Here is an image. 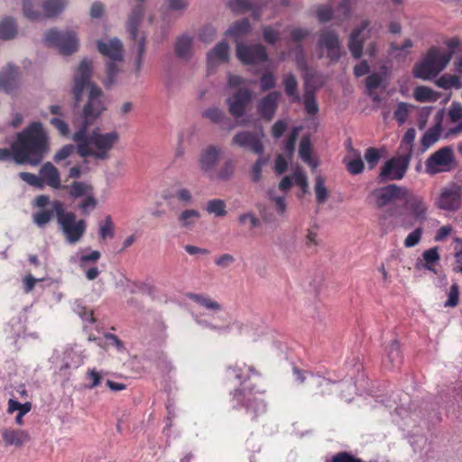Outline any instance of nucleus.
I'll use <instances>...</instances> for the list:
<instances>
[{
    "label": "nucleus",
    "mask_w": 462,
    "mask_h": 462,
    "mask_svg": "<svg viewBox=\"0 0 462 462\" xmlns=\"http://www.w3.org/2000/svg\"><path fill=\"white\" fill-rule=\"evenodd\" d=\"M165 200H171L176 199L179 202L184 206L189 205L192 202V194L187 188L178 189L174 193L165 192L162 196Z\"/></svg>",
    "instance_id": "72a5a7b5"
},
{
    "label": "nucleus",
    "mask_w": 462,
    "mask_h": 462,
    "mask_svg": "<svg viewBox=\"0 0 462 462\" xmlns=\"http://www.w3.org/2000/svg\"><path fill=\"white\" fill-rule=\"evenodd\" d=\"M405 208L410 211L415 221L423 223L427 219L428 205L422 196L413 193L408 188L402 199Z\"/></svg>",
    "instance_id": "9b49d317"
},
{
    "label": "nucleus",
    "mask_w": 462,
    "mask_h": 462,
    "mask_svg": "<svg viewBox=\"0 0 462 462\" xmlns=\"http://www.w3.org/2000/svg\"><path fill=\"white\" fill-rule=\"evenodd\" d=\"M39 175L42 186L46 184L52 189H60L61 187L60 172L51 162H45L40 169Z\"/></svg>",
    "instance_id": "b1692460"
},
{
    "label": "nucleus",
    "mask_w": 462,
    "mask_h": 462,
    "mask_svg": "<svg viewBox=\"0 0 462 462\" xmlns=\"http://www.w3.org/2000/svg\"><path fill=\"white\" fill-rule=\"evenodd\" d=\"M188 298L208 310L215 312L221 310V305L208 296L198 293H189Z\"/></svg>",
    "instance_id": "c85d7f7f"
},
{
    "label": "nucleus",
    "mask_w": 462,
    "mask_h": 462,
    "mask_svg": "<svg viewBox=\"0 0 462 462\" xmlns=\"http://www.w3.org/2000/svg\"><path fill=\"white\" fill-rule=\"evenodd\" d=\"M92 61L84 59L75 75L73 94L76 106L81 100L83 91L89 88L88 103L83 108L80 119H75L73 125L78 129L71 139L76 143L77 152L82 158L91 157L97 161L109 159L110 152L119 142V134L116 131L102 133L98 127L88 133V129L106 109L103 102V92L97 85L90 83L92 75Z\"/></svg>",
    "instance_id": "f257e3e1"
},
{
    "label": "nucleus",
    "mask_w": 462,
    "mask_h": 462,
    "mask_svg": "<svg viewBox=\"0 0 462 462\" xmlns=\"http://www.w3.org/2000/svg\"><path fill=\"white\" fill-rule=\"evenodd\" d=\"M229 59V46L223 41L217 43L214 49L208 53V67L212 69L217 62H226Z\"/></svg>",
    "instance_id": "393cba45"
},
{
    "label": "nucleus",
    "mask_w": 462,
    "mask_h": 462,
    "mask_svg": "<svg viewBox=\"0 0 462 462\" xmlns=\"http://www.w3.org/2000/svg\"><path fill=\"white\" fill-rule=\"evenodd\" d=\"M315 193L317 198V202L319 204H323L328 198V191L325 186V179L319 175L315 179Z\"/></svg>",
    "instance_id": "c03bdc74"
},
{
    "label": "nucleus",
    "mask_w": 462,
    "mask_h": 462,
    "mask_svg": "<svg viewBox=\"0 0 462 462\" xmlns=\"http://www.w3.org/2000/svg\"><path fill=\"white\" fill-rule=\"evenodd\" d=\"M50 113L53 116L50 119V124L61 136H68L69 134V125L65 121L66 112L61 106L51 105L49 107Z\"/></svg>",
    "instance_id": "5701e85b"
},
{
    "label": "nucleus",
    "mask_w": 462,
    "mask_h": 462,
    "mask_svg": "<svg viewBox=\"0 0 462 462\" xmlns=\"http://www.w3.org/2000/svg\"><path fill=\"white\" fill-rule=\"evenodd\" d=\"M280 96L281 93L279 91H273L258 102L257 111L264 120L271 121L274 116Z\"/></svg>",
    "instance_id": "aec40b11"
},
{
    "label": "nucleus",
    "mask_w": 462,
    "mask_h": 462,
    "mask_svg": "<svg viewBox=\"0 0 462 462\" xmlns=\"http://www.w3.org/2000/svg\"><path fill=\"white\" fill-rule=\"evenodd\" d=\"M203 116L208 118L212 123L215 124H221L225 119L229 121V119L226 117L225 113L217 107H211L207 109L203 113Z\"/></svg>",
    "instance_id": "3c124183"
},
{
    "label": "nucleus",
    "mask_w": 462,
    "mask_h": 462,
    "mask_svg": "<svg viewBox=\"0 0 462 462\" xmlns=\"http://www.w3.org/2000/svg\"><path fill=\"white\" fill-rule=\"evenodd\" d=\"M263 36L264 41L269 44H275L280 41V32L272 26H265L263 29Z\"/></svg>",
    "instance_id": "680f3d73"
},
{
    "label": "nucleus",
    "mask_w": 462,
    "mask_h": 462,
    "mask_svg": "<svg viewBox=\"0 0 462 462\" xmlns=\"http://www.w3.org/2000/svg\"><path fill=\"white\" fill-rule=\"evenodd\" d=\"M275 78L272 72H265L260 79L261 90L265 92L275 87Z\"/></svg>",
    "instance_id": "e2e57ef3"
},
{
    "label": "nucleus",
    "mask_w": 462,
    "mask_h": 462,
    "mask_svg": "<svg viewBox=\"0 0 462 462\" xmlns=\"http://www.w3.org/2000/svg\"><path fill=\"white\" fill-rule=\"evenodd\" d=\"M282 84L286 95L291 98L292 102H300V97L298 92V81L294 74L288 73L282 78Z\"/></svg>",
    "instance_id": "cd10ccee"
},
{
    "label": "nucleus",
    "mask_w": 462,
    "mask_h": 462,
    "mask_svg": "<svg viewBox=\"0 0 462 462\" xmlns=\"http://www.w3.org/2000/svg\"><path fill=\"white\" fill-rule=\"evenodd\" d=\"M407 187L389 184L378 190L374 191L376 198L375 204L378 208H382L393 200H402L406 194Z\"/></svg>",
    "instance_id": "f8f14e48"
},
{
    "label": "nucleus",
    "mask_w": 462,
    "mask_h": 462,
    "mask_svg": "<svg viewBox=\"0 0 462 462\" xmlns=\"http://www.w3.org/2000/svg\"><path fill=\"white\" fill-rule=\"evenodd\" d=\"M236 164L233 160H226L216 173V178L219 180H228L234 175Z\"/></svg>",
    "instance_id": "79ce46f5"
},
{
    "label": "nucleus",
    "mask_w": 462,
    "mask_h": 462,
    "mask_svg": "<svg viewBox=\"0 0 462 462\" xmlns=\"http://www.w3.org/2000/svg\"><path fill=\"white\" fill-rule=\"evenodd\" d=\"M459 301V286L453 283L449 289L448 299L445 302V307H456Z\"/></svg>",
    "instance_id": "0e129e2a"
},
{
    "label": "nucleus",
    "mask_w": 462,
    "mask_h": 462,
    "mask_svg": "<svg viewBox=\"0 0 462 462\" xmlns=\"http://www.w3.org/2000/svg\"><path fill=\"white\" fill-rule=\"evenodd\" d=\"M51 208H53L51 206ZM55 211L51 209H40L32 214L33 222L40 227L45 226L54 217Z\"/></svg>",
    "instance_id": "a19ab883"
},
{
    "label": "nucleus",
    "mask_w": 462,
    "mask_h": 462,
    "mask_svg": "<svg viewBox=\"0 0 462 462\" xmlns=\"http://www.w3.org/2000/svg\"><path fill=\"white\" fill-rule=\"evenodd\" d=\"M311 152L312 146L310 139L308 137L302 138L300 143L299 155L305 163L315 167L316 165L313 162Z\"/></svg>",
    "instance_id": "4c0bfd02"
},
{
    "label": "nucleus",
    "mask_w": 462,
    "mask_h": 462,
    "mask_svg": "<svg viewBox=\"0 0 462 462\" xmlns=\"http://www.w3.org/2000/svg\"><path fill=\"white\" fill-rule=\"evenodd\" d=\"M236 57L244 64H258L268 60L266 49L262 44L245 45L237 43Z\"/></svg>",
    "instance_id": "9d476101"
},
{
    "label": "nucleus",
    "mask_w": 462,
    "mask_h": 462,
    "mask_svg": "<svg viewBox=\"0 0 462 462\" xmlns=\"http://www.w3.org/2000/svg\"><path fill=\"white\" fill-rule=\"evenodd\" d=\"M93 188L84 182L74 181L69 187V195L73 198H80L92 193Z\"/></svg>",
    "instance_id": "37998d69"
},
{
    "label": "nucleus",
    "mask_w": 462,
    "mask_h": 462,
    "mask_svg": "<svg viewBox=\"0 0 462 462\" xmlns=\"http://www.w3.org/2000/svg\"><path fill=\"white\" fill-rule=\"evenodd\" d=\"M302 103L308 115L315 116L319 113V105L317 103L316 92L314 89L305 90Z\"/></svg>",
    "instance_id": "2f4dec72"
},
{
    "label": "nucleus",
    "mask_w": 462,
    "mask_h": 462,
    "mask_svg": "<svg viewBox=\"0 0 462 462\" xmlns=\"http://www.w3.org/2000/svg\"><path fill=\"white\" fill-rule=\"evenodd\" d=\"M18 163L39 164L49 151V137L40 122H33L17 134L11 145Z\"/></svg>",
    "instance_id": "f03ea898"
},
{
    "label": "nucleus",
    "mask_w": 462,
    "mask_h": 462,
    "mask_svg": "<svg viewBox=\"0 0 462 462\" xmlns=\"http://www.w3.org/2000/svg\"><path fill=\"white\" fill-rule=\"evenodd\" d=\"M411 108H412V106L405 102H399L397 104L396 109L393 113V118L400 125L406 122Z\"/></svg>",
    "instance_id": "09e8293b"
},
{
    "label": "nucleus",
    "mask_w": 462,
    "mask_h": 462,
    "mask_svg": "<svg viewBox=\"0 0 462 462\" xmlns=\"http://www.w3.org/2000/svg\"><path fill=\"white\" fill-rule=\"evenodd\" d=\"M461 202L462 187L451 182L440 189L434 204L439 209L455 212L460 208Z\"/></svg>",
    "instance_id": "6e6552de"
},
{
    "label": "nucleus",
    "mask_w": 462,
    "mask_h": 462,
    "mask_svg": "<svg viewBox=\"0 0 462 462\" xmlns=\"http://www.w3.org/2000/svg\"><path fill=\"white\" fill-rule=\"evenodd\" d=\"M423 233L422 227H417L412 232H411L404 240L405 247H413L418 245L421 239V236Z\"/></svg>",
    "instance_id": "4d7b16f0"
},
{
    "label": "nucleus",
    "mask_w": 462,
    "mask_h": 462,
    "mask_svg": "<svg viewBox=\"0 0 462 462\" xmlns=\"http://www.w3.org/2000/svg\"><path fill=\"white\" fill-rule=\"evenodd\" d=\"M293 180L297 186H299L303 193L308 191L309 182L306 174L301 170H296L293 173Z\"/></svg>",
    "instance_id": "338daca9"
},
{
    "label": "nucleus",
    "mask_w": 462,
    "mask_h": 462,
    "mask_svg": "<svg viewBox=\"0 0 462 462\" xmlns=\"http://www.w3.org/2000/svg\"><path fill=\"white\" fill-rule=\"evenodd\" d=\"M118 72H119V69H118V66L116 64V61L111 60V62L106 64L107 79L104 83L106 88H109L110 86H112L114 84L115 79L116 77V75L118 74Z\"/></svg>",
    "instance_id": "69168bd1"
},
{
    "label": "nucleus",
    "mask_w": 462,
    "mask_h": 462,
    "mask_svg": "<svg viewBox=\"0 0 462 462\" xmlns=\"http://www.w3.org/2000/svg\"><path fill=\"white\" fill-rule=\"evenodd\" d=\"M431 54H427L424 60L417 63L413 69V75L415 78L429 79L437 76L441 70L445 69V62L440 66L434 67L432 65Z\"/></svg>",
    "instance_id": "4be33fe9"
},
{
    "label": "nucleus",
    "mask_w": 462,
    "mask_h": 462,
    "mask_svg": "<svg viewBox=\"0 0 462 462\" xmlns=\"http://www.w3.org/2000/svg\"><path fill=\"white\" fill-rule=\"evenodd\" d=\"M252 93L247 88H239L231 97L227 99L230 115L238 119L242 117L247 106L251 103Z\"/></svg>",
    "instance_id": "ddd939ff"
},
{
    "label": "nucleus",
    "mask_w": 462,
    "mask_h": 462,
    "mask_svg": "<svg viewBox=\"0 0 462 462\" xmlns=\"http://www.w3.org/2000/svg\"><path fill=\"white\" fill-rule=\"evenodd\" d=\"M226 205L223 199H210L207 203L206 211L208 214H212L217 217H225L227 214Z\"/></svg>",
    "instance_id": "f704fd0d"
},
{
    "label": "nucleus",
    "mask_w": 462,
    "mask_h": 462,
    "mask_svg": "<svg viewBox=\"0 0 462 462\" xmlns=\"http://www.w3.org/2000/svg\"><path fill=\"white\" fill-rule=\"evenodd\" d=\"M220 155L221 149L217 146L209 145L204 149L199 158L200 170L203 172L211 173L215 170Z\"/></svg>",
    "instance_id": "412c9836"
},
{
    "label": "nucleus",
    "mask_w": 462,
    "mask_h": 462,
    "mask_svg": "<svg viewBox=\"0 0 462 462\" xmlns=\"http://www.w3.org/2000/svg\"><path fill=\"white\" fill-rule=\"evenodd\" d=\"M441 134V125L439 124L428 129L421 138V144L424 148H429L439 141Z\"/></svg>",
    "instance_id": "e433bc0d"
},
{
    "label": "nucleus",
    "mask_w": 462,
    "mask_h": 462,
    "mask_svg": "<svg viewBox=\"0 0 462 462\" xmlns=\"http://www.w3.org/2000/svg\"><path fill=\"white\" fill-rule=\"evenodd\" d=\"M413 97L419 102H433L439 97L436 92L425 86H419L415 88Z\"/></svg>",
    "instance_id": "c9c22d12"
},
{
    "label": "nucleus",
    "mask_w": 462,
    "mask_h": 462,
    "mask_svg": "<svg viewBox=\"0 0 462 462\" xmlns=\"http://www.w3.org/2000/svg\"><path fill=\"white\" fill-rule=\"evenodd\" d=\"M427 54H431V60L432 65L434 67L440 66L442 63L445 62V67L448 65L449 60H451V54L450 53H441L437 47H431Z\"/></svg>",
    "instance_id": "a18cd8bd"
},
{
    "label": "nucleus",
    "mask_w": 462,
    "mask_h": 462,
    "mask_svg": "<svg viewBox=\"0 0 462 462\" xmlns=\"http://www.w3.org/2000/svg\"><path fill=\"white\" fill-rule=\"evenodd\" d=\"M44 40L47 45L57 47L63 55H70L79 48V39L74 32L51 29L46 32Z\"/></svg>",
    "instance_id": "423d86ee"
},
{
    "label": "nucleus",
    "mask_w": 462,
    "mask_h": 462,
    "mask_svg": "<svg viewBox=\"0 0 462 462\" xmlns=\"http://www.w3.org/2000/svg\"><path fill=\"white\" fill-rule=\"evenodd\" d=\"M453 150L445 146L433 152L425 162V172L429 175H436L450 171L454 164Z\"/></svg>",
    "instance_id": "0eeeda50"
},
{
    "label": "nucleus",
    "mask_w": 462,
    "mask_h": 462,
    "mask_svg": "<svg viewBox=\"0 0 462 462\" xmlns=\"http://www.w3.org/2000/svg\"><path fill=\"white\" fill-rule=\"evenodd\" d=\"M411 151L404 154L393 156L384 162L381 168L379 182L400 180L404 178L411 162Z\"/></svg>",
    "instance_id": "39448f33"
},
{
    "label": "nucleus",
    "mask_w": 462,
    "mask_h": 462,
    "mask_svg": "<svg viewBox=\"0 0 462 462\" xmlns=\"http://www.w3.org/2000/svg\"><path fill=\"white\" fill-rule=\"evenodd\" d=\"M30 439L25 430L4 427L0 429V447L20 448Z\"/></svg>",
    "instance_id": "4468645a"
},
{
    "label": "nucleus",
    "mask_w": 462,
    "mask_h": 462,
    "mask_svg": "<svg viewBox=\"0 0 462 462\" xmlns=\"http://www.w3.org/2000/svg\"><path fill=\"white\" fill-rule=\"evenodd\" d=\"M32 409V403L30 402H26L24 403H21L18 401L10 398L8 401L7 412L12 414L14 412H17L15 417V422L18 425L23 424V416L28 413Z\"/></svg>",
    "instance_id": "bb28decb"
},
{
    "label": "nucleus",
    "mask_w": 462,
    "mask_h": 462,
    "mask_svg": "<svg viewBox=\"0 0 462 462\" xmlns=\"http://www.w3.org/2000/svg\"><path fill=\"white\" fill-rule=\"evenodd\" d=\"M100 257L101 253L97 250H93L89 254H83L79 257V266L80 268L85 269L87 264L97 263Z\"/></svg>",
    "instance_id": "13d9d810"
},
{
    "label": "nucleus",
    "mask_w": 462,
    "mask_h": 462,
    "mask_svg": "<svg viewBox=\"0 0 462 462\" xmlns=\"http://www.w3.org/2000/svg\"><path fill=\"white\" fill-rule=\"evenodd\" d=\"M18 69L8 66L0 72V89L12 93L16 88Z\"/></svg>",
    "instance_id": "a878e982"
},
{
    "label": "nucleus",
    "mask_w": 462,
    "mask_h": 462,
    "mask_svg": "<svg viewBox=\"0 0 462 462\" xmlns=\"http://www.w3.org/2000/svg\"><path fill=\"white\" fill-rule=\"evenodd\" d=\"M251 24L248 19H242L233 23L226 32V34L233 37L236 42L238 39L250 32Z\"/></svg>",
    "instance_id": "7c9ffc66"
},
{
    "label": "nucleus",
    "mask_w": 462,
    "mask_h": 462,
    "mask_svg": "<svg viewBox=\"0 0 462 462\" xmlns=\"http://www.w3.org/2000/svg\"><path fill=\"white\" fill-rule=\"evenodd\" d=\"M347 171L353 175H357L363 172L365 169L362 159L358 156L356 159L350 160L346 163Z\"/></svg>",
    "instance_id": "bf43d9fd"
},
{
    "label": "nucleus",
    "mask_w": 462,
    "mask_h": 462,
    "mask_svg": "<svg viewBox=\"0 0 462 462\" xmlns=\"http://www.w3.org/2000/svg\"><path fill=\"white\" fill-rule=\"evenodd\" d=\"M319 45L327 50L328 58L337 61L341 57V46L338 35L330 30H324L319 34Z\"/></svg>",
    "instance_id": "dca6fc26"
},
{
    "label": "nucleus",
    "mask_w": 462,
    "mask_h": 462,
    "mask_svg": "<svg viewBox=\"0 0 462 462\" xmlns=\"http://www.w3.org/2000/svg\"><path fill=\"white\" fill-rule=\"evenodd\" d=\"M333 15V10L329 5H319L317 8V17L320 23L330 21Z\"/></svg>",
    "instance_id": "774afa93"
},
{
    "label": "nucleus",
    "mask_w": 462,
    "mask_h": 462,
    "mask_svg": "<svg viewBox=\"0 0 462 462\" xmlns=\"http://www.w3.org/2000/svg\"><path fill=\"white\" fill-rule=\"evenodd\" d=\"M236 262V258L231 254H222L214 259V263L220 269H227L233 265Z\"/></svg>",
    "instance_id": "864d4df0"
},
{
    "label": "nucleus",
    "mask_w": 462,
    "mask_h": 462,
    "mask_svg": "<svg viewBox=\"0 0 462 462\" xmlns=\"http://www.w3.org/2000/svg\"><path fill=\"white\" fill-rule=\"evenodd\" d=\"M98 235L100 239L103 241H105L106 238H114L115 224L111 216H106L105 221L99 225Z\"/></svg>",
    "instance_id": "ea45409f"
},
{
    "label": "nucleus",
    "mask_w": 462,
    "mask_h": 462,
    "mask_svg": "<svg viewBox=\"0 0 462 462\" xmlns=\"http://www.w3.org/2000/svg\"><path fill=\"white\" fill-rule=\"evenodd\" d=\"M192 45V38L189 35H181L177 38L175 42L176 55L180 59H189Z\"/></svg>",
    "instance_id": "c756f323"
},
{
    "label": "nucleus",
    "mask_w": 462,
    "mask_h": 462,
    "mask_svg": "<svg viewBox=\"0 0 462 462\" xmlns=\"http://www.w3.org/2000/svg\"><path fill=\"white\" fill-rule=\"evenodd\" d=\"M232 145L250 150L255 154L261 155L263 152V145L256 133L240 131L236 133L231 142Z\"/></svg>",
    "instance_id": "2eb2a0df"
},
{
    "label": "nucleus",
    "mask_w": 462,
    "mask_h": 462,
    "mask_svg": "<svg viewBox=\"0 0 462 462\" xmlns=\"http://www.w3.org/2000/svg\"><path fill=\"white\" fill-rule=\"evenodd\" d=\"M386 354L383 358V367L391 373L395 372L402 364V355L398 340H393L385 348Z\"/></svg>",
    "instance_id": "6ab92c4d"
},
{
    "label": "nucleus",
    "mask_w": 462,
    "mask_h": 462,
    "mask_svg": "<svg viewBox=\"0 0 462 462\" xmlns=\"http://www.w3.org/2000/svg\"><path fill=\"white\" fill-rule=\"evenodd\" d=\"M67 5L66 0H47L42 4L43 16L51 18L60 14ZM32 4L31 0H23V10L26 18L32 21L41 20L42 14L32 9Z\"/></svg>",
    "instance_id": "1a4fd4ad"
},
{
    "label": "nucleus",
    "mask_w": 462,
    "mask_h": 462,
    "mask_svg": "<svg viewBox=\"0 0 462 462\" xmlns=\"http://www.w3.org/2000/svg\"><path fill=\"white\" fill-rule=\"evenodd\" d=\"M52 207L66 241L69 244L78 243L86 233L87 222L84 219H77L75 213L66 211L64 204L60 200H54Z\"/></svg>",
    "instance_id": "7ed1b4c3"
},
{
    "label": "nucleus",
    "mask_w": 462,
    "mask_h": 462,
    "mask_svg": "<svg viewBox=\"0 0 462 462\" xmlns=\"http://www.w3.org/2000/svg\"><path fill=\"white\" fill-rule=\"evenodd\" d=\"M300 130V129L299 127H294L291 130L288 139L286 140V143L284 145V151H285V152L288 153L289 156H291L294 153L295 145H296V142L298 139Z\"/></svg>",
    "instance_id": "5fc2aeb1"
},
{
    "label": "nucleus",
    "mask_w": 462,
    "mask_h": 462,
    "mask_svg": "<svg viewBox=\"0 0 462 462\" xmlns=\"http://www.w3.org/2000/svg\"><path fill=\"white\" fill-rule=\"evenodd\" d=\"M370 25L369 20L362 21L361 24L355 28L348 40V49L355 59H360L363 55L364 42L365 37L362 36V33L367 30Z\"/></svg>",
    "instance_id": "f3484780"
},
{
    "label": "nucleus",
    "mask_w": 462,
    "mask_h": 462,
    "mask_svg": "<svg viewBox=\"0 0 462 462\" xmlns=\"http://www.w3.org/2000/svg\"><path fill=\"white\" fill-rule=\"evenodd\" d=\"M97 48L103 56L112 61H122L124 59V46L117 38H113L108 42L97 41Z\"/></svg>",
    "instance_id": "a211bd4d"
},
{
    "label": "nucleus",
    "mask_w": 462,
    "mask_h": 462,
    "mask_svg": "<svg viewBox=\"0 0 462 462\" xmlns=\"http://www.w3.org/2000/svg\"><path fill=\"white\" fill-rule=\"evenodd\" d=\"M365 159L368 163L369 169H374L380 160L378 149L370 147L365 150Z\"/></svg>",
    "instance_id": "052dcab7"
},
{
    "label": "nucleus",
    "mask_w": 462,
    "mask_h": 462,
    "mask_svg": "<svg viewBox=\"0 0 462 462\" xmlns=\"http://www.w3.org/2000/svg\"><path fill=\"white\" fill-rule=\"evenodd\" d=\"M17 33L16 23L13 18L7 17L0 22V38L3 40L13 39Z\"/></svg>",
    "instance_id": "473e14b6"
},
{
    "label": "nucleus",
    "mask_w": 462,
    "mask_h": 462,
    "mask_svg": "<svg viewBox=\"0 0 462 462\" xmlns=\"http://www.w3.org/2000/svg\"><path fill=\"white\" fill-rule=\"evenodd\" d=\"M228 6L234 13H244L252 9L248 0H228Z\"/></svg>",
    "instance_id": "6e6d98bb"
},
{
    "label": "nucleus",
    "mask_w": 462,
    "mask_h": 462,
    "mask_svg": "<svg viewBox=\"0 0 462 462\" xmlns=\"http://www.w3.org/2000/svg\"><path fill=\"white\" fill-rule=\"evenodd\" d=\"M423 260L425 261L424 267L431 272H435L433 264L440 258L438 247H432L423 252Z\"/></svg>",
    "instance_id": "de8ad7c7"
},
{
    "label": "nucleus",
    "mask_w": 462,
    "mask_h": 462,
    "mask_svg": "<svg viewBox=\"0 0 462 462\" xmlns=\"http://www.w3.org/2000/svg\"><path fill=\"white\" fill-rule=\"evenodd\" d=\"M200 217V213L196 209H185L178 217L180 225L182 227H189Z\"/></svg>",
    "instance_id": "58836bf2"
},
{
    "label": "nucleus",
    "mask_w": 462,
    "mask_h": 462,
    "mask_svg": "<svg viewBox=\"0 0 462 462\" xmlns=\"http://www.w3.org/2000/svg\"><path fill=\"white\" fill-rule=\"evenodd\" d=\"M230 373L235 375H250L256 373L253 365H248L244 361H237L233 366L229 368Z\"/></svg>",
    "instance_id": "8fccbe9b"
},
{
    "label": "nucleus",
    "mask_w": 462,
    "mask_h": 462,
    "mask_svg": "<svg viewBox=\"0 0 462 462\" xmlns=\"http://www.w3.org/2000/svg\"><path fill=\"white\" fill-rule=\"evenodd\" d=\"M97 205V201L93 196L92 193H88L85 196L83 200L79 204V208L81 210L82 214L88 215L90 211H92Z\"/></svg>",
    "instance_id": "603ef678"
},
{
    "label": "nucleus",
    "mask_w": 462,
    "mask_h": 462,
    "mask_svg": "<svg viewBox=\"0 0 462 462\" xmlns=\"http://www.w3.org/2000/svg\"><path fill=\"white\" fill-rule=\"evenodd\" d=\"M437 85L439 88L448 89V88H461L462 83L459 77L455 75L442 76L437 80Z\"/></svg>",
    "instance_id": "49530a36"
},
{
    "label": "nucleus",
    "mask_w": 462,
    "mask_h": 462,
    "mask_svg": "<svg viewBox=\"0 0 462 462\" xmlns=\"http://www.w3.org/2000/svg\"><path fill=\"white\" fill-rule=\"evenodd\" d=\"M143 3L144 0H137L136 4L132 9L126 23V29L130 34L131 40L137 43V57L134 60L136 75H139L142 69L146 45V36L143 33L139 36L137 30L143 17Z\"/></svg>",
    "instance_id": "20e7f679"
}]
</instances>
